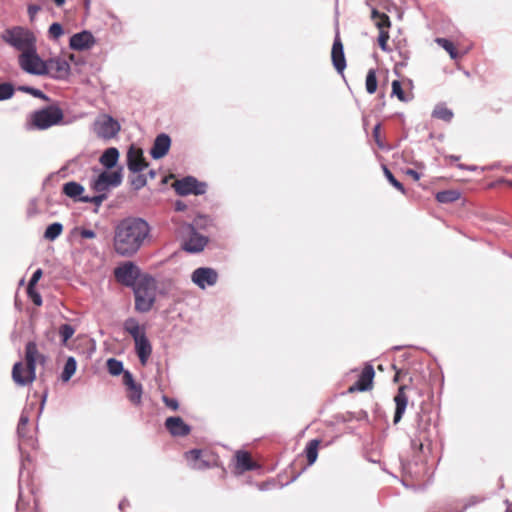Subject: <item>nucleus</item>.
I'll return each instance as SVG.
<instances>
[{"label": "nucleus", "mask_w": 512, "mask_h": 512, "mask_svg": "<svg viewBox=\"0 0 512 512\" xmlns=\"http://www.w3.org/2000/svg\"><path fill=\"white\" fill-rule=\"evenodd\" d=\"M107 369L113 376L121 374L123 371V363L115 358H110L107 361Z\"/></svg>", "instance_id": "nucleus-38"}, {"label": "nucleus", "mask_w": 512, "mask_h": 512, "mask_svg": "<svg viewBox=\"0 0 512 512\" xmlns=\"http://www.w3.org/2000/svg\"><path fill=\"white\" fill-rule=\"evenodd\" d=\"M432 116L445 122H450L453 118V112L444 105L439 104L434 108Z\"/></svg>", "instance_id": "nucleus-32"}, {"label": "nucleus", "mask_w": 512, "mask_h": 512, "mask_svg": "<svg viewBox=\"0 0 512 512\" xmlns=\"http://www.w3.org/2000/svg\"><path fill=\"white\" fill-rule=\"evenodd\" d=\"M267 486H268V484H260L259 485V489L260 490H265V489H267Z\"/></svg>", "instance_id": "nucleus-59"}, {"label": "nucleus", "mask_w": 512, "mask_h": 512, "mask_svg": "<svg viewBox=\"0 0 512 512\" xmlns=\"http://www.w3.org/2000/svg\"><path fill=\"white\" fill-rule=\"evenodd\" d=\"M79 234L82 238H85V239H93L96 237V233L90 229L82 228L79 230Z\"/></svg>", "instance_id": "nucleus-52"}, {"label": "nucleus", "mask_w": 512, "mask_h": 512, "mask_svg": "<svg viewBox=\"0 0 512 512\" xmlns=\"http://www.w3.org/2000/svg\"><path fill=\"white\" fill-rule=\"evenodd\" d=\"M48 32L51 38L58 39L60 36L63 35L64 30L60 23L55 22L50 25Z\"/></svg>", "instance_id": "nucleus-44"}, {"label": "nucleus", "mask_w": 512, "mask_h": 512, "mask_svg": "<svg viewBox=\"0 0 512 512\" xmlns=\"http://www.w3.org/2000/svg\"><path fill=\"white\" fill-rule=\"evenodd\" d=\"M406 174L411 176L416 181L420 179V174L413 169H407Z\"/></svg>", "instance_id": "nucleus-54"}, {"label": "nucleus", "mask_w": 512, "mask_h": 512, "mask_svg": "<svg viewBox=\"0 0 512 512\" xmlns=\"http://www.w3.org/2000/svg\"><path fill=\"white\" fill-rule=\"evenodd\" d=\"M41 10V7L36 4H30L28 5L27 11L30 18V21H34L37 13Z\"/></svg>", "instance_id": "nucleus-49"}, {"label": "nucleus", "mask_w": 512, "mask_h": 512, "mask_svg": "<svg viewBox=\"0 0 512 512\" xmlns=\"http://www.w3.org/2000/svg\"><path fill=\"white\" fill-rule=\"evenodd\" d=\"M115 278L126 286H135L140 270L133 262H126L118 266L115 271Z\"/></svg>", "instance_id": "nucleus-11"}, {"label": "nucleus", "mask_w": 512, "mask_h": 512, "mask_svg": "<svg viewBox=\"0 0 512 512\" xmlns=\"http://www.w3.org/2000/svg\"><path fill=\"white\" fill-rule=\"evenodd\" d=\"M118 159H119L118 149L115 147H110L103 152L99 161L102 166H104L107 169H111L117 164Z\"/></svg>", "instance_id": "nucleus-27"}, {"label": "nucleus", "mask_w": 512, "mask_h": 512, "mask_svg": "<svg viewBox=\"0 0 512 512\" xmlns=\"http://www.w3.org/2000/svg\"><path fill=\"white\" fill-rule=\"evenodd\" d=\"M36 377L35 370L25 368L21 362L14 364L12 369V378L19 386H26L34 381Z\"/></svg>", "instance_id": "nucleus-15"}, {"label": "nucleus", "mask_w": 512, "mask_h": 512, "mask_svg": "<svg viewBox=\"0 0 512 512\" xmlns=\"http://www.w3.org/2000/svg\"><path fill=\"white\" fill-rule=\"evenodd\" d=\"M151 226L141 217H126L114 229L113 248L122 257L134 256L151 240Z\"/></svg>", "instance_id": "nucleus-1"}, {"label": "nucleus", "mask_w": 512, "mask_h": 512, "mask_svg": "<svg viewBox=\"0 0 512 512\" xmlns=\"http://www.w3.org/2000/svg\"><path fill=\"white\" fill-rule=\"evenodd\" d=\"M25 428L26 427H20V425L18 424V426H17V433H18L19 437H24L25 436Z\"/></svg>", "instance_id": "nucleus-56"}, {"label": "nucleus", "mask_w": 512, "mask_h": 512, "mask_svg": "<svg viewBox=\"0 0 512 512\" xmlns=\"http://www.w3.org/2000/svg\"><path fill=\"white\" fill-rule=\"evenodd\" d=\"M506 512H512V506L508 507Z\"/></svg>", "instance_id": "nucleus-62"}, {"label": "nucleus", "mask_w": 512, "mask_h": 512, "mask_svg": "<svg viewBox=\"0 0 512 512\" xmlns=\"http://www.w3.org/2000/svg\"><path fill=\"white\" fill-rule=\"evenodd\" d=\"M187 208L186 204L182 201H176L175 210L176 211H184Z\"/></svg>", "instance_id": "nucleus-55"}, {"label": "nucleus", "mask_w": 512, "mask_h": 512, "mask_svg": "<svg viewBox=\"0 0 512 512\" xmlns=\"http://www.w3.org/2000/svg\"><path fill=\"white\" fill-rule=\"evenodd\" d=\"M460 193L455 190L440 191L436 194V199L440 203H452L458 200Z\"/></svg>", "instance_id": "nucleus-34"}, {"label": "nucleus", "mask_w": 512, "mask_h": 512, "mask_svg": "<svg viewBox=\"0 0 512 512\" xmlns=\"http://www.w3.org/2000/svg\"><path fill=\"white\" fill-rule=\"evenodd\" d=\"M45 401H46V395L43 397V399L41 401V408H43Z\"/></svg>", "instance_id": "nucleus-60"}, {"label": "nucleus", "mask_w": 512, "mask_h": 512, "mask_svg": "<svg viewBox=\"0 0 512 512\" xmlns=\"http://www.w3.org/2000/svg\"><path fill=\"white\" fill-rule=\"evenodd\" d=\"M450 158H451L452 160H455V161L459 159V157H457V156H451Z\"/></svg>", "instance_id": "nucleus-61"}, {"label": "nucleus", "mask_w": 512, "mask_h": 512, "mask_svg": "<svg viewBox=\"0 0 512 512\" xmlns=\"http://www.w3.org/2000/svg\"><path fill=\"white\" fill-rule=\"evenodd\" d=\"M236 468L240 472L250 471L258 468V465L251 459V456L246 451H237L235 454Z\"/></svg>", "instance_id": "nucleus-24"}, {"label": "nucleus", "mask_w": 512, "mask_h": 512, "mask_svg": "<svg viewBox=\"0 0 512 512\" xmlns=\"http://www.w3.org/2000/svg\"><path fill=\"white\" fill-rule=\"evenodd\" d=\"M123 383L127 387L128 394L127 397L134 405H140L142 399V385L136 383L133 375L129 371H124L123 374Z\"/></svg>", "instance_id": "nucleus-14"}, {"label": "nucleus", "mask_w": 512, "mask_h": 512, "mask_svg": "<svg viewBox=\"0 0 512 512\" xmlns=\"http://www.w3.org/2000/svg\"><path fill=\"white\" fill-rule=\"evenodd\" d=\"M319 444H320V441L318 439H313L308 443V445L305 449V453H306V457H307V461H308L309 465H312L317 460Z\"/></svg>", "instance_id": "nucleus-30"}, {"label": "nucleus", "mask_w": 512, "mask_h": 512, "mask_svg": "<svg viewBox=\"0 0 512 512\" xmlns=\"http://www.w3.org/2000/svg\"><path fill=\"white\" fill-rule=\"evenodd\" d=\"M383 171H384V175L385 177L387 178V180L389 181V183L395 187L397 190H399L402 194H405L406 193V190L404 188V186L402 185V183H400L395 177L394 175L391 173V171L386 167V166H383Z\"/></svg>", "instance_id": "nucleus-40"}, {"label": "nucleus", "mask_w": 512, "mask_h": 512, "mask_svg": "<svg viewBox=\"0 0 512 512\" xmlns=\"http://www.w3.org/2000/svg\"><path fill=\"white\" fill-rule=\"evenodd\" d=\"M29 423V417L27 414H25L24 412L21 414L20 416V419H19V422L18 424L20 425V427H26L27 424Z\"/></svg>", "instance_id": "nucleus-53"}, {"label": "nucleus", "mask_w": 512, "mask_h": 512, "mask_svg": "<svg viewBox=\"0 0 512 512\" xmlns=\"http://www.w3.org/2000/svg\"><path fill=\"white\" fill-rule=\"evenodd\" d=\"M25 358L27 366L30 370H35L36 361L38 358H43L42 355H39L37 344L35 342H28L25 348Z\"/></svg>", "instance_id": "nucleus-28"}, {"label": "nucleus", "mask_w": 512, "mask_h": 512, "mask_svg": "<svg viewBox=\"0 0 512 512\" xmlns=\"http://www.w3.org/2000/svg\"><path fill=\"white\" fill-rule=\"evenodd\" d=\"M388 39H389L388 32L385 31V30H381L380 33H379V37H378V43H379L380 48L383 51H387V41H388Z\"/></svg>", "instance_id": "nucleus-46"}, {"label": "nucleus", "mask_w": 512, "mask_h": 512, "mask_svg": "<svg viewBox=\"0 0 512 512\" xmlns=\"http://www.w3.org/2000/svg\"><path fill=\"white\" fill-rule=\"evenodd\" d=\"M27 293H28V296L31 298L32 302L36 305V306H41L42 305V297L41 295L35 290V288H27Z\"/></svg>", "instance_id": "nucleus-45"}, {"label": "nucleus", "mask_w": 512, "mask_h": 512, "mask_svg": "<svg viewBox=\"0 0 512 512\" xmlns=\"http://www.w3.org/2000/svg\"><path fill=\"white\" fill-rule=\"evenodd\" d=\"M135 343V351L142 365H146L151 353L152 346L147 336L139 338Z\"/></svg>", "instance_id": "nucleus-23"}, {"label": "nucleus", "mask_w": 512, "mask_h": 512, "mask_svg": "<svg viewBox=\"0 0 512 512\" xmlns=\"http://www.w3.org/2000/svg\"><path fill=\"white\" fill-rule=\"evenodd\" d=\"M165 427L173 436H186L190 433L189 425L181 417H168Z\"/></svg>", "instance_id": "nucleus-20"}, {"label": "nucleus", "mask_w": 512, "mask_h": 512, "mask_svg": "<svg viewBox=\"0 0 512 512\" xmlns=\"http://www.w3.org/2000/svg\"><path fill=\"white\" fill-rule=\"evenodd\" d=\"M98 194L95 196H85L80 198V202L83 203H93L96 208L95 212H98V208L101 206L103 201L107 198L106 192H97Z\"/></svg>", "instance_id": "nucleus-35"}, {"label": "nucleus", "mask_w": 512, "mask_h": 512, "mask_svg": "<svg viewBox=\"0 0 512 512\" xmlns=\"http://www.w3.org/2000/svg\"><path fill=\"white\" fill-rule=\"evenodd\" d=\"M123 329L133 338L134 342L146 335L145 326L140 325L139 322L133 317L127 318L124 321Z\"/></svg>", "instance_id": "nucleus-22"}, {"label": "nucleus", "mask_w": 512, "mask_h": 512, "mask_svg": "<svg viewBox=\"0 0 512 512\" xmlns=\"http://www.w3.org/2000/svg\"><path fill=\"white\" fill-rule=\"evenodd\" d=\"M122 169L100 173L92 182L91 188L95 192H107L110 188L118 187L122 183Z\"/></svg>", "instance_id": "nucleus-7"}, {"label": "nucleus", "mask_w": 512, "mask_h": 512, "mask_svg": "<svg viewBox=\"0 0 512 512\" xmlns=\"http://www.w3.org/2000/svg\"><path fill=\"white\" fill-rule=\"evenodd\" d=\"M375 372L372 365L367 364L365 365L364 369L362 370L359 379L354 384V386L350 387V391H367L371 389L372 382L374 378Z\"/></svg>", "instance_id": "nucleus-19"}, {"label": "nucleus", "mask_w": 512, "mask_h": 512, "mask_svg": "<svg viewBox=\"0 0 512 512\" xmlns=\"http://www.w3.org/2000/svg\"><path fill=\"white\" fill-rule=\"evenodd\" d=\"M47 73L54 79H65L70 73V65L61 57L51 58L46 61Z\"/></svg>", "instance_id": "nucleus-12"}, {"label": "nucleus", "mask_w": 512, "mask_h": 512, "mask_svg": "<svg viewBox=\"0 0 512 512\" xmlns=\"http://www.w3.org/2000/svg\"><path fill=\"white\" fill-rule=\"evenodd\" d=\"M77 368V362L74 357L70 356L67 358L66 363L61 373V379L63 382H68L71 377L75 374Z\"/></svg>", "instance_id": "nucleus-29"}, {"label": "nucleus", "mask_w": 512, "mask_h": 512, "mask_svg": "<svg viewBox=\"0 0 512 512\" xmlns=\"http://www.w3.org/2000/svg\"><path fill=\"white\" fill-rule=\"evenodd\" d=\"M18 63L21 69L32 75H46V61L42 60L37 53L36 46L32 49L20 53Z\"/></svg>", "instance_id": "nucleus-5"}, {"label": "nucleus", "mask_w": 512, "mask_h": 512, "mask_svg": "<svg viewBox=\"0 0 512 512\" xmlns=\"http://www.w3.org/2000/svg\"><path fill=\"white\" fill-rule=\"evenodd\" d=\"M147 181L144 175H138L134 179H132L131 184L136 189L139 190L146 185Z\"/></svg>", "instance_id": "nucleus-47"}, {"label": "nucleus", "mask_w": 512, "mask_h": 512, "mask_svg": "<svg viewBox=\"0 0 512 512\" xmlns=\"http://www.w3.org/2000/svg\"><path fill=\"white\" fill-rule=\"evenodd\" d=\"M436 42L439 46H441L445 51H447L452 59L458 58V53L451 41L445 38H437Z\"/></svg>", "instance_id": "nucleus-37"}, {"label": "nucleus", "mask_w": 512, "mask_h": 512, "mask_svg": "<svg viewBox=\"0 0 512 512\" xmlns=\"http://www.w3.org/2000/svg\"><path fill=\"white\" fill-rule=\"evenodd\" d=\"M171 146V138L169 135L165 133L159 134L153 143V146L150 150L151 157L153 159H161L163 158L169 151Z\"/></svg>", "instance_id": "nucleus-17"}, {"label": "nucleus", "mask_w": 512, "mask_h": 512, "mask_svg": "<svg viewBox=\"0 0 512 512\" xmlns=\"http://www.w3.org/2000/svg\"><path fill=\"white\" fill-rule=\"evenodd\" d=\"M366 90L369 94H373L377 90V79L374 70H369L366 76Z\"/></svg>", "instance_id": "nucleus-39"}, {"label": "nucleus", "mask_w": 512, "mask_h": 512, "mask_svg": "<svg viewBox=\"0 0 512 512\" xmlns=\"http://www.w3.org/2000/svg\"><path fill=\"white\" fill-rule=\"evenodd\" d=\"M54 3L58 6V7H61L64 5L65 3V0H53Z\"/></svg>", "instance_id": "nucleus-57"}, {"label": "nucleus", "mask_w": 512, "mask_h": 512, "mask_svg": "<svg viewBox=\"0 0 512 512\" xmlns=\"http://www.w3.org/2000/svg\"><path fill=\"white\" fill-rule=\"evenodd\" d=\"M135 309L141 313L148 312L156 299V284L153 278L141 279L134 286Z\"/></svg>", "instance_id": "nucleus-3"}, {"label": "nucleus", "mask_w": 512, "mask_h": 512, "mask_svg": "<svg viewBox=\"0 0 512 512\" xmlns=\"http://www.w3.org/2000/svg\"><path fill=\"white\" fill-rule=\"evenodd\" d=\"M163 402L165 403V405L168 408H170L172 410H177L179 407L178 401L174 398H169L167 396H163Z\"/></svg>", "instance_id": "nucleus-50"}, {"label": "nucleus", "mask_w": 512, "mask_h": 512, "mask_svg": "<svg viewBox=\"0 0 512 512\" xmlns=\"http://www.w3.org/2000/svg\"><path fill=\"white\" fill-rule=\"evenodd\" d=\"M392 95L396 96L400 101L407 102L409 98L406 97L401 83L398 80H394L392 82Z\"/></svg>", "instance_id": "nucleus-41"}, {"label": "nucleus", "mask_w": 512, "mask_h": 512, "mask_svg": "<svg viewBox=\"0 0 512 512\" xmlns=\"http://www.w3.org/2000/svg\"><path fill=\"white\" fill-rule=\"evenodd\" d=\"M14 88L9 83L0 84V101L7 100L13 96Z\"/></svg>", "instance_id": "nucleus-42"}, {"label": "nucleus", "mask_w": 512, "mask_h": 512, "mask_svg": "<svg viewBox=\"0 0 512 512\" xmlns=\"http://www.w3.org/2000/svg\"><path fill=\"white\" fill-rule=\"evenodd\" d=\"M372 17L375 20L376 26L379 30H384V28H388L390 26L389 17L386 14L379 13L377 11L372 12Z\"/></svg>", "instance_id": "nucleus-36"}, {"label": "nucleus", "mask_w": 512, "mask_h": 512, "mask_svg": "<svg viewBox=\"0 0 512 512\" xmlns=\"http://www.w3.org/2000/svg\"><path fill=\"white\" fill-rule=\"evenodd\" d=\"M191 281L200 289L214 286L218 281V273L210 267H199L191 274Z\"/></svg>", "instance_id": "nucleus-9"}, {"label": "nucleus", "mask_w": 512, "mask_h": 512, "mask_svg": "<svg viewBox=\"0 0 512 512\" xmlns=\"http://www.w3.org/2000/svg\"><path fill=\"white\" fill-rule=\"evenodd\" d=\"M125 505H126V501H125V500L121 501V502L119 503V509H121V510H122V509L125 507Z\"/></svg>", "instance_id": "nucleus-58"}, {"label": "nucleus", "mask_w": 512, "mask_h": 512, "mask_svg": "<svg viewBox=\"0 0 512 512\" xmlns=\"http://www.w3.org/2000/svg\"><path fill=\"white\" fill-rule=\"evenodd\" d=\"M331 59L334 68L338 73H343L346 68V60L344 55L343 44L339 38L336 36L333 42L332 51H331Z\"/></svg>", "instance_id": "nucleus-18"}, {"label": "nucleus", "mask_w": 512, "mask_h": 512, "mask_svg": "<svg viewBox=\"0 0 512 512\" xmlns=\"http://www.w3.org/2000/svg\"><path fill=\"white\" fill-rule=\"evenodd\" d=\"M188 238L184 241L182 248L189 253H199L204 250L208 238L199 234L193 225H187Z\"/></svg>", "instance_id": "nucleus-10"}, {"label": "nucleus", "mask_w": 512, "mask_h": 512, "mask_svg": "<svg viewBox=\"0 0 512 512\" xmlns=\"http://www.w3.org/2000/svg\"><path fill=\"white\" fill-rule=\"evenodd\" d=\"M202 451L193 449L185 453L186 460L191 468L202 470L208 467V463L201 459Z\"/></svg>", "instance_id": "nucleus-25"}, {"label": "nucleus", "mask_w": 512, "mask_h": 512, "mask_svg": "<svg viewBox=\"0 0 512 512\" xmlns=\"http://www.w3.org/2000/svg\"><path fill=\"white\" fill-rule=\"evenodd\" d=\"M173 188L176 193L181 196L190 194L202 195L206 192L207 185L204 182H199L195 177L186 176L173 183Z\"/></svg>", "instance_id": "nucleus-8"}, {"label": "nucleus", "mask_w": 512, "mask_h": 512, "mask_svg": "<svg viewBox=\"0 0 512 512\" xmlns=\"http://www.w3.org/2000/svg\"><path fill=\"white\" fill-rule=\"evenodd\" d=\"M119 122L108 114L100 115L94 122V132L104 140H110L119 133Z\"/></svg>", "instance_id": "nucleus-6"}, {"label": "nucleus", "mask_w": 512, "mask_h": 512, "mask_svg": "<svg viewBox=\"0 0 512 512\" xmlns=\"http://www.w3.org/2000/svg\"><path fill=\"white\" fill-rule=\"evenodd\" d=\"M83 192L84 187L78 182L70 181L63 185V193L74 201L80 202V198L84 197Z\"/></svg>", "instance_id": "nucleus-26"}, {"label": "nucleus", "mask_w": 512, "mask_h": 512, "mask_svg": "<svg viewBox=\"0 0 512 512\" xmlns=\"http://www.w3.org/2000/svg\"><path fill=\"white\" fill-rule=\"evenodd\" d=\"M18 89L20 91L29 93V94L33 95L34 97H36V98H40V99H43V100H48V97L39 89L30 87V86H19Z\"/></svg>", "instance_id": "nucleus-43"}, {"label": "nucleus", "mask_w": 512, "mask_h": 512, "mask_svg": "<svg viewBox=\"0 0 512 512\" xmlns=\"http://www.w3.org/2000/svg\"><path fill=\"white\" fill-rule=\"evenodd\" d=\"M96 39L90 31L84 30L71 36L69 46L73 50L84 51L92 48Z\"/></svg>", "instance_id": "nucleus-13"}, {"label": "nucleus", "mask_w": 512, "mask_h": 512, "mask_svg": "<svg viewBox=\"0 0 512 512\" xmlns=\"http://www.w3.org/2000/svg\"><path fill=\"white\" fill-rule=\"evenodd\" d=\"M63 231V225L59 222H55L50 224L45 232H44V238L49 241H54L57 239Z\"/></svg>", "instance_id": "nucleus-31"}, {"label": "nucleus", "mask_w": 512, "mask_h": 512, "mask_svg": "<svg viewBox=\"0 0 512 512\" xmlns=\"http://www.w3.org/2000/svg\"><path fill=\"white\" fill-rule=\"evenodd\" d=\"M127 166L131 172L138 173L147 167L141 149L130 147L127 152Z\"/></svg>", "instance_id": "nucleus-16"}, {"label": "nucleus", "mask_w": 512, "mask_h": 512, "mask_svg": "<svg viewBox=\"0 0 512 512\" xmlns=\"http://www.w3.org/2000/svg\"><path fill=\"white\" fill-rule=\"evenodd\" d=\"M1 39L21 53L36 46L34 33L22 26H14L4 30L1 34Z\"/></svg>", "instance_id": "nucleus-2"}, {"label": "nucleus", "mask_w": 512, "mask_h": 512, "mask_svg": "<svg viewBox=\"0 0 512 512\" xmlns=\"http://www.w3.org/2000/svg\"><path fill=\"white\" fill-rule=\"evenodd\" d=\"M42 274H43L42 270H41V269H37V270L33 273V275H32V277H31V279L29 280V283H28V287H27V288H30V289L35 288V285L37 284V282H38V281L40 280V278L42 277Z\"/></svg>", "instance_id": "nucleus-48"}, {"label": "nucleus", "mask_w": 512, "mask_h": 512, "mask_svg": "<svg viewBox=\"0 0 512 512\" xmlns=\"http://www.w3.org/2000/svg\"><path fill=\"white\" fill-rule=\"evenodd\" d=\"M373 137L375 139V142L379 148H383L384 145L380 139V124H376L373 128Z\"/></svg>", "instance_id": "nucleus-51"}, {"label": "nucleus", "mask_w": 512, "mask_h": 512, "mask_svg": "<svg viewBox=\"0 0 512 512\" xmlns=\"http://www.w3.org/2000/svg\"><path fill=\"white\" fill-rule=\"evenodd\" d=\"M62 119V110L57 106H49L33 112L30 116V123L34 128L44 130L59 124Z\"/></svg>", "instance_id": "nucleus-4"}, {"label": "nucleus", "mask_w": 512, "mask_h": 512, "mask_svg": "<svg viewBox=\"0 0 512 512\" xmlns=\"http://www.w3.org/2000/svg\"><path fill=\"white\" fill-rule=\"evenodd\" d=\"M396 405L393 422L397 424L403 417L408 404V397L405 394V386H401L398 389L397 394L394 397Z\"/></svg>", "instance_id": "nucleus-21"}, {"label": "nucleus", "mask_w": 512, "mask_h": 512, "mask_svg": "<svg viewBox=\"0 0 512 512\" xmlns=\"http://www.w3.org/2000/svg\"><path fill=\"white\" fill-rule=\"evenodd\" d=\"M76 332V327L71 324L65 323L60 325L58 329L59 336L61 338V344L67 345L68 340L74 335Z\"/></svg>", "instance_id": "nucleus-33"}]
</instances>
